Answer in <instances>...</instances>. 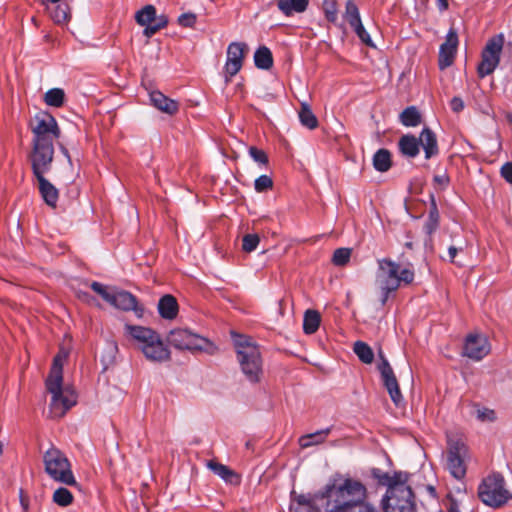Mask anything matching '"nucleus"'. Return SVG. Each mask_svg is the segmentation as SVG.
<instances>
[{
    "instance_id": "f257e3e1",
    "label": "nucleus",
    "mask_w": 512,
    "mask_h": 512,
    "mask_svg": "<svg viewBox=\"0 0 512 512\" xmlns=\"http://www.w3.org/2000/svg\"><path fill=\"white\" fill-rule=\"evenodd\" d=\"M29 126L33 135L29 162H53L54 142L61 135L56 119L47 112H39L32 118Z\"/></svg>"
},
{
    "instance_id": "f03ea898",
    "label": "nucleus",
    "mask_w": 512,
    "mask_h": 512,
    "mask_svg": "<svg viewBox=\"0 0 512 512\" xmlns=\"http://www.w3.org/2000/svg\"><path fill=\"white\" fill-rule=\"evenodd\" d=\"M379 484L387 487L384 498L385 512H416L415 496L408 485L409 475L405 472L389 474L379 469L373 470Z\"/></svg>"
},
{
    "instance_id": "7ed1b4c3",
    "label": "nucleus",
    "mask_w": 512,
    "mask_h": 512,
    "mask_svg": "<svg viewBox=\"0 0 512 512\" xmlns=\"http://www.w3.org/2000/svg\"><path fill=\"white\" fill-rule=\"evenodd\" d=\"M65 359L66 355L61 354L54 357L45 382L46 389L51 394L49 412L52 418H62L77 403L76 391L71 386H63L62 369Z\"/></svg>"
},
{
    "instance_id": "20e7f679",
    "label": "nucleus",
    "mask_w": 512,
    "mask_h": 512,
    "mask_svg": "<svg viewBox=\"0 0 512 512\" xmlns=\"http://www.w3.org/2000/svg\"><path fill=\"white\" fill-rule=\"evenodd\" d=\"M415 278L414 270L407 266L401 268L400 264L390 258L377 260L375 272V285L380 290V302L385 305L389 296L395 293L402 285H410Z\"/></svg>"
},
{
    "instance_id": "39448f33",
    "label": "nucleus",
    "mask_w": 512,
    "mask_h": 512,
    "mask_svg": "<svg viewBox=\"0 0 512 512\" xmlns=\"http://www.w3.org/2000/svg\"><path fill=\"white\" fill-rule=\"evenodd\" d=\"M322 498L327 499L328 512H347L367 498L366 487L359 481L345 479L342 483L327 485Z\"/></svg>"
},
{
    "instance_id": "423d86ee",
    "label": "nucleus",
    "mask_w": 512,
    "mask_h": 512,
    "mask_svg": "<svg viewBox=\"0 0 512 512\" xmlns=\"http://www.w3.org/2000/svg\"><path fill=\"white\" fill-rule=\"evenodd\" d=\"M125 330L147 360L159 363L170 360L171 353L169 348L153 329L127 324L125 325Z\"/></svg>"
},
{
    "instance_id": "0eeeda50",
    "label": "nucleus",
    "mask_w": 512,
    "mask_h": 512,
    "mask_svg": "<svg viewBox=\"0 0 512 512\" xmlns=\"http://www.w3.org/2000/svg\"><path fill=\"white\" fill-rule=\"evenodd\" d=\"M235 345L242 372L250 382H258L262 375V360L259 348L247 337H240L235 341Z\"/></svg>"
},
{
    "instance_id": "6e6552de",
    "label": "nucleus",
    "mask_w": 512,
    "mask_h": 512,
    "mask_svg": "<svg viewBox=\"0 0 512 512\" xmlns=\"http://www.w3.org/2000/svg\"><path fill=\"white\" fill-rule=\"evenodd\" d=\"M45 472L56 482L78 487L72 472L71 463L66 455L56 447H51L43 455Z\"/></svg>"
},
{
    "instance_id": "1a4fd4ad",
    "label": "nucleus",
    "mask_w": 512,
    "mask_h": 512,
    "mask_svg": "<svg viewBox=\"0 0 512 512\" xmlns=\"http://www.w3.org/2000/svg\"><path fill=\"white\" fill-rule=\"evenodd\" d=\"M478 497L485 505L498 508L512 498V493L506 488L504 477L500 473H492L479 484Z\"/></svg>"
},
{
    "instance_id": "9d476101",
    "label": "nucleus",
    "mask_w": 512,
    "mask_h": 512,
    "mask_svg": "<svg viewBox=\"0 0 512 512\" xmlns=\"http://www.w3.org/2000/svg\"><path fill=\"white\" fill-rule=\"evenodd\" d=\"M468 448L461 438L449 437L446 468L457 480H462L467 471Z\"/></svg>"
},
{
    "instance_id": "9b49d317",
    "label": "nucleus",
    "mask_w": 512,
    "mask_h": 512,
    "mask_svg": "<svg viewBox=\"0 0 512 512\" xmlns=\"http://www.w3.org/2000/svg\"><path fill=\"white\" fill-rule=\"evenodd\" d=\"M503 45V34L495 35L487 41L481 53V61L477 67V73L480 78H484L492 74L498 67Z\"/></svg>"
},
{
    "instance_id": "f8f14e48",
    "label": "nucleus",
    "mask_w": 512,
    "mask_h": 512,
    "mask_svg": "<svg viewBox=\"0 0 512 512\" xmlns=\"http://www.w3.org/2000/svg\"><path fill=\"white\" fill-rule=\"evenodd\" d=\"M53 162H38L30 163L34 177L37 180L39 193L44 202L55 208L57 206L59 191L58 189L45 177V174L51 170Z\"/></svg>"
},
{
    "instance_id": "ddd939ff",
    "label": "nucleus",
    "mask_w": 512,
    "mask_h": 512,
    "mask_svg": "<svg viewBox=\"0 0 512 512\" xmlns=\"http://www.w3.org/2000/svg\"><path fill=\"white\" fill-rule=\"evenodd\" d=\"M170 345L178 350H188L191 352L206 350L209 341L198 334L192 333L188 329H173L167 336Z\"/></svg>"
},
{
    "instance_id": "4468645a",
    "label": "nucleus",
    "mask_w": 512,
    "mask_h": 512,
    "mask_svg": "<svg viewBox=\"0 0 512 512\" xmlns=\"http://www.w3.org/2000/svg\"><path fill=\"white\" fill-rule=\"evenodd\" d=\"M140 26H145L144 35L151 37L168 24V17L164 14L157 16L156 8L153 5H146L139 10L135 16Z\"/></svg>"
},
{
    "instance_id": "2eb2a0df",
    "label": "nucleus",
    "mask_w": 512,
    "mask_h": 512,
    "mask_svg": "<svg viewBox=\"0 0 512 512\" xmlns=\"http://www.w3.org/2000/svg\"><path fill=\"white\" fill-rule=\"evenodd\" d=\"M248 50V45L244 42H232L228 45L227 59L224 66L226 82H229L241 70Z\"/></svg>"
},
{
    "instance_id": "dca6fc26",
    "label": "nucleus",
    "mask_w": 512,
    "mask_h": 512,
    "mask_svg": "<svg viewBox=\"0 0 512 512\" xmlns=\"http://www.w3.org/2000/svg\"><path fill=\"white\" fill-rule=\"evenodd\" d=\"M379 356L381 358V362L378 364V370L380 372L383 385L389 393L393 403L396 406H399L403 402V395L400 391L398 380L388 360L382 355V353H379Z\"/></svg>"
},
{
    "instance_id": "f3484780",
    "label": "nucleus",
    "mask_w": 512,
    "mask_h": 512,
    "mask_svg": "<svg viewBox=\"0 0 512 512\" xmlns=\"http://www.w3.org/2000/svg\"><path fill=\"white\" fill-rule=\"evenodd\" d=\"M490 350L491 346L485 335L478 333L467 335L463 347L464 356L474 361H480L490 353Z\"/></svg>"
},
{
    "instance_id": "a211bd4d",
    "label": "nucleus",
    "mask_w": 512,
    "mask_h": 512,
    "mask_svg": "<svg viewBox=\"0 0 512 512\" xmlns=\"http://www.w3.org/2000/svg\"><path fill=\"white\" fill-rule=\"evenodd\" d=\"M459 40L457 31L454 28H450L446 35V40L441 44L439 50L438 65L441 70L450 67L457 53Z\"/></svg>"
},
{
    "instance_id": "6ab92c4d",
    "label": "nucleus",
    "mask_w": 512,
    "mask_h": 512,
    "mask_svg": "<svg viewBox=\"0 0 512 512\" xmlns=\"http://www.w3.org/2000/svg\"><path fill=\"white\" fill-rule=\"evenodd\" d=\"M109 304L123 311H134L138 317H141L144 312V309L139 305L137 298L130 292L123 290L114 291Z\"/></svg>"
},
{
    "instance_id": "aec40b11",
    "label": "nucleus",
    "mask_w": 512,
    "mask_h": 512,
    "mask_svg": "<svg viewBox=\"0 0 512 512\" xmlns=\"http://www.w3.org/2000/svg\"><path fill=\"white\" fill-rule=\"evenodd\" d=\"M419 145L424 150L425 158L430 159L439 153L436 134L430 128H424L418 138Z\"/></svg>"
},
{
    "instance_id": "412c9836",
    "label": "nucleus",
    "mask_w": 512,
    "mask_h": 512,
    "mask_svg": "<svg viewBox=\"0 0 512 512\" xmlns=\"http://www.w3.org/2000/svg\"><path fill=\"white\" fill-rule=\"evenodd\" d=\"M150 100L154 107H156L158 110L169 114L174 115L179 110V104L177 101L170 99L166 97L162 92L160 91H153L150 93Z\"/></svg>"
},
{
    "instance_id": "4be33fe9",
    "label": "nucleus",
    "mask_w": 512,
    "mask_h": 512,
    "mask_svg": "<svg viewBox=\"0 0 512 512\" xmlns=\"http://www.w3.org/2000/svg\"><path fill=\"white\" fill-rule=\"evenodd\" d=\"M46 10L55 24L64 25L70 20V6L67 3H47Z\"/></svg>"
},
{
    "instance_id": "5701e85b",
    "label": "nucleus",
    "mask_w": 512,
    "mask_h": 512,
    "mask_svg": "<svg viewBox=\"0 0 512 512\" xmlns=\"http://www.w3.org/2000/svg\"><path fill=\"white\" fill-rule=\"evenodd\" d=\"M418 138L412 134H405L398 141V148L402 155L415 158L419 154Z\"/></svg>"
},
{
    "instance_id": "b1692460",
    "label": "nucleus",
    "mask_w": 512,
    "mask_h": 512,
    "mask_svg": "<svg viewBox=\"0 0 512 512\" xmlns=\"http://www.w3.org/2000/svg\"><path fill=\"white\" fill-rule=\"evenodd\" d=\"M158 311L162 318L172 320L178 314V303L172 295H165L158 302Z\"/></svg>"
},
{
    "instance_id": "393cba45",
    "label": "nucleus",
    "mask_w": 512,
    "mask_h": 512,
    "mask_svg": "<svg viewBox=\"0 0 512 512\" xmlns=\"http://www.w3.org/2000/svg\"><path fill=\"white\" fill-rule=\"evenodd\" d=\"M309 0H278L277 6L285 16L302 13L307 9Z\"/></svg>"
},
{
    "instance_id": "a878e982",
    "label": "nucleus",
    "mask_w": 512,
    "mask_h": 512,
    "mask_svg": "<svg viewBox=\"0 0 512 512\" xmlns=\"http://www.w3.org/2000/svg\"><path fill=\"white\" fill-rule=\"evenodd\" d=\"M331 428L316 431L315 433L303 435L299 438V445L305 449L313 445L321 444L325 441L326 437L330 434Z\"/></svg>"
},
{
    "instance_id": "bb28decb",
    "label": "nucleus",
    "mask_w": 512,
    "mask_h": 512,
    "mask_svg": "<svg viewBox=\"0 0 512 512\" xmlns=\"http://www.w3.org/2000/svg\"><path fill=\"white\" fill-rule=\"evenodd\" d=\"M254 63L259 69H270L273 65V57L270 49L266 46L259 47L254 54Z\"/></svg>"
},
{
    "instance_id": "cd10ccee",
    "label": "nucleus",
    "mask_w": 512,
    "mask_h": 512,
    "mask_svg": "<svg viewBox=\"0 0 512 512\" xmlns=\"http://www.w3.org/2000/svg\"><path fill=\"white\" fill-rule=\"evenodd\" d=\"M207 467L226 482L233 483L238 478L237 474L228 466L218 463L216 461H208Z\"/></svg>"
},
{
    "instance_id": "c85d7f7f",
    "label": "nucleus",
    "mask_w": 512,
    "mask_h": 512,
    "mask_svg": "<svg viewBox=\"0 0 512 512\" xmlns=\"http://www.w3.org/2000/svg\"><path fill=\"white\" fill-rule=\"evenodd\" d=\"M321 316L316 310H307L303 319V330L306 334L315 333L320 325Z\"/></svg>"
},
{
    "instance_id": "c756f323",
    "label": "nucleus",
    "mask_w": 512,
    "mask_h": 512,
    "mask_svg": "<svg viewBox=\"0 0 512 512\" xmlns=\"http://www.w3.org/2000/svg\"><path fill=\"white\" fill-rule=\"evenodd\" d=\"M392 165L391 153L387 149H379L373 157V166L379 172H386Z\"/></svg>"
},
{
    "instance_id": "7c9ffc66",
    "label": "nucleus",
    "mask_w": 512,
    "mask_h": 512,
    "mask_svg": "<svg viewBox=\"0 0 512 512\" xmlns=\"http://www.w3.org/2000/svg\"><path fill=\"white\" fill-rule=\"evenodd\" d=\"M400 121L406 127H415L421 123V115L416 107L411 106L400 114Z\"/></svg>"
},
{
    "instance_id": "2f4dec72",
    "label": "nucleus",
    "mask_w": 512,
    "mask_h": 512,
    "mask_svg": "<svg viewBox=\"0 0 512 512\" xmlns=\"http://www.w3.org/2000/svg\"><path fill=\"white\" fill-rule=\"evenodd\" d=\"M65 93L61 88L48 90L44 95V101L48 106L59 108L64 104Z\"/></svg>"
},
{
    "instance_id": "473e14b6",
    "label": "nucleus",
    "mask_w": 512,
    "mask_h": 512,
    "mask_svg": "<svg viewBox=\"0 0 512 512\" xmlns=\"http://www.w3.org/2000/svg\"><path fill=\"white\" fill-rule=\"evenodd\" d=\"M354 353L358 356V358L365 364H371L374 359V353L370 346L362 341H357L354 343L353 347Z\"/></svg>"
},
{
    "instance_id": "72a5a7b5",
    "label": "nucleus",
    "mask_w": 512,
    "mask_h": 512,
    "mask_svg": "<svg viewBox=\"0 0 512 512\" xmlns=\"http://www.w3.org/2000/svg\"><path fill=\"white\" fill-rule=\"evenodd\" d=\"M299 119L303 126L309 129H315L318 126V120L310 107L302 103L301 109L299 111Z\"/></svg>"
},
{
    "instance_id": "f704fd0d",
    "label": "nucleus",
    "mask_w": 512,
    "mask_h": 512,
    "mask_svg": "<svg viewBox=\"0 0 512 512\" xmlns=\"http://www.w3.org/2000/svg\"><path fill=\"white\" fill-rule=\"evenodd\" d=\"M52 499L57 505L66 507L73 503L74 497L67 488L59 487L54 491Z\"/></svg>"
},
{
    "instance_id": "c9c22d12",
    "label": "nucleus",
    "mask_w": 512,
    "mask_h": 512,
    "mask_svg": "<svg viewBox=\"0 0 512 512\" xmlns=\"http://www.w3.org/2000/svg\"><path fill=\"white\" fill-rule=\"evenodd\" d=\"M344 17L351 27L361 22L358 7L352 0L346 2Z\"/></svg>"
},
{
    "instance_id": "e433bc0d",
    "label": "nucleus",
    "mask_w": 512,
    "mask_h": 512,
    "mask_svg": "<svg viewBox=\"0 0 512 512\" xmlns=\"http://www.w3.org/2000/svg\"><path fill=\"white\" fill-rule=\"evenodd\" d=\"M439 212L436 203L433 201L429 211L428 219L425 223L424 229L427 234L431 235L439 226Z\"/></svg>"
},
{
    "instance_id": "4c0bfd02",
    "label": "nucleus",
    "mask_w": 512,
    "mask_h": 512,
    "mask_svg": "<svg viewBox=\"0 0 512 512\" xmlns=\"http://www.w3.org/2000/svg\"><path fill=\"white\" fill-rule=\"evenodd\" d=\"M473 414L480 422H494L496 420V413L494 410L481 407L477 404L473 405Z\"/></svg>"
},
{
    "instance_id": "58836bf2",
    "label": "nucleus",
    "mask_w": 512,
    "mask_h": 512,
    "mask_svg": "<svg viewBox=\"0 0 512 512\" xmlns=\"http://www.w3.org/2000/svg\"><path fill=\"white\" fill-rule=\"evenodd\" d=\"M352 250L350 248H338L334 251L332 263L335 266H345L350 261Z\"/></svg>"
},
{
    "instance_id": "ea45409f",
    "label": "nucleus",
    "mask_w": 512,
    "mask_h": 512,
    "mask_svg": "<svg viewBox=\"0 0 512 512\" xmlns=\"http://www.w3.org/2000/svg\"><path fill=\"white\" fill-rule=\"evenodd\" d=\"M322 8L326 19L331 23H336L338 19L337 0H324Z\"/></svg>"
},
{
    "instance_id": "a19ab883",
    "label": "nucleus",
    "mask_w": 512,
    "mask_h": 512,
    "mask_svg": "<svg viewBox=\"0 0 512 512\" xmlns=\"http://www.w3.org/2000/svg\"><path fill=\"white\" fill-rule=\"evenodd\" d=\"M90 287L95 293L100 295L103 298V300L110 303L114 290H110L107 286L96 281L92 282L90 284Z\"/></svg>"
},
{
    "instance_id": "79ce46f5",
    "label": "nucleus",
    "mask_w": 512,
    "mask_h": 512,
    "mask_svg": "<svg viewBox=\"0 0 512 512\" xmlns=\"http://www.w3.org/2000/svg\"><path fill=\"white\" fill-rule=\"evenodd\" d=\"M260 242V238L257 234H246L242 239V249L245 252L254 251Z\"/></svg>"
},
{
    "instance_id": "37998d69",
    "label": "nucleus",
    "mask_w": 512,
    "mask_h": 512,
    "mask_svg": "<svg viewBox=\"0 0 512 512\" xmlns=\"http://www.w3.org/2000/svg\"><path fill=\"white\" fill-rule=\"evenodd\" d=\"M273 187V180L271 177L267 175H261L255 180L254 188L257 192L262 193L267 190L272 189Z\"/></svg>"
},
{
    "instance_id": "c03bdc74",
    "label": "nucleus",
    "mask_w": 512,
    "mask_h": 512,
    "mask_svg": "<svg viewBox=\"0 0 512 512\" xmlns=\"http://www.w3.org/2000/svg\"><path fill=\"white\" fill-rule=\"evenodd\" d=\"M249 155L251 156V158L260 163V164H264L266 165L268 163V157H267V154L261 150V149H258L254 146H251L249 148Z\"/></svg>"
},
{
    "instance_id": "a18cd8bd",
    "label": "nucleus",
    "mask_w": 512,
    "mask_h": 512,
    "mask_svg": "<svg viewBox=\"0 0 512 512\" xmlns=\"http://www.w3.org/2000/svg\"><path fill=\"white\" fill-rule=\"evenodd\" d=\"M197 20L194 13H184L178 17V24L182 27L192 28Z\"/></svg>"
},
{
    "instance_id": "49530a36",
    "label": "nucleus",
    "mask_w": 512,
    "mask_h": 512,
    "mask_svg": "<svg viewBox=\"0 0 512 512\" xmlns=\"http://www.w3.org/2000/svg\"><path fill=\"white\" fill-rule=\"evenodd\" d=\"M352 28L363 43H365L366 45H372L371 38L367 31L365 30L364 26L362 25V22L358 23Z\"/></svg>"
},
{
    "instance_id": "de8ad7c7",
    "label": "nucleus",
    "mask_w": 512,
    "mask_h": 512,
    "mask_svg": "<svg viewBox=\"0 0 512 512\" xmlns=\"http://www.w3.org/2000/svg\"><path fill=\"white\" fill-rule=\"evenodd\" d=\"M447 509L448 512H460L459 506L461 503V499L453 495L452 492L447 494Z\"/></svg>"
},
{
    "instance_id": "09e8293b",
    "label": "nucleus",
    "mask_w": 512,
    "mask_h": 512,
    "mask_svg": "<svg viewBox=\"0 0 512 512\" xmlns=\"http://www.w3.org/2000/svg\"><path fill=\"white\" fill-rule=\"evenodd\" d=\"M434 183L439 187V189H445L450 182L449 176L446 172L441 174H436L433 178Z\"/></svg>"
},
{
    "instance_id": "8fccbe9b",
    "label": "nucleus",
    "mask_w": 512,
    "mask_h": 512,
    "mask_svg": "<svg viewBox=\"0 0 512 512\" xmlns=\"http://www.w3.org/2000/svg\"><path fill=\"white\" fill-rule=\"evenodd\" d=\"M501 176L506 182L512 184V162H506L500 169Z\"/></svg>"
},
{
    "instance_id": "3c124183",
    "label": "nucleus",
    "mask_w": 512,
    "mask_h": 512,
    "mask_svg": "<svg viewBox=\"0 0 512 512\" xmlns=\"http://www.w3.org/2000/svg\"><path fill=\"white\" fill-rule=\"evenodd\" d=\"M450 107H451L452 111L458 113L464 109V102L461 98L454 97L450 101Z\"/></svg>"
},
{
    "instance_id": "603ef678",
    "label": "nucleus",
    "mask_w": 512,
    "mask_h": 512,
    "mask_svg": "<svg viewBox=\"0 0 512 512\" xmlns=\"http://www.w3.org/2000/svg\"><path fill=\"white\" fill-rule=\"evenodd\" d=\"M456 497H459L460 499L464 497L465 495V485L464 483H461L460 486L457 487L455 494H453Z\"/></svg>"
},
{
    "instance_id": "864d4df0",
    "label": "nucleus",
    "mask_w": 512,
    "mask_h": 512,
    "mask_svg": "<svg viewBox=\"0 0 512 512\" xmlns=\"http://www.w3.org/2000/svg\"><path fill=\"white\" fill-rule=\"evenodd\" d=\"M457 251H458V250H457V248H456V247H454V246L449 247V249H448V253H449V257H450V261H451V262H454V258H455V257H456V255H457Z\"/></svg>"
},
{
    "instance_id": "5fc2aeb1",
    "label": "nucleus",
    "mask_w": 512,
    "mask_h": 512,
    "mask_svg": "<svg viewBox=\"0 0 512 512\" xmlns=\"http://www.w3.org/2000/svg\"><path fill=\"white\" fill-rule=\"evenodd\" d=\"M426 491L429 493V495L433 498H436L437 497V494H436V489L433 485H427L425 487Z\"/></svg>"
},
{
    "instance_id": "6e6d98bb",
    "label": "nucleus",
    "mask_w": 512,
    "mask_h": 512,
    "mask_svg": "<svg viewBox=\"0 0 512 512\" xmlns=\"http://www.w3.org/2000/svg\"><path fill=\"white\" fill-rule=\"evenodd\" d=\"M61 151L64 154V156L68 159V161L71 162V157L68 150L65 147L61 146Z\"/></svg>"
},
{
    "instance_id": "4d7b16f0",
    "label": "nucleus",
    "mask_w": 512,
    "mask_h": 512,
    "mask_svg": "<svg viewBox=\"0 0 512 512\" xmlns=\"http://www.w3.org/2000/svg\"><path fill=\"white\" fill-rule=\"evenodd\" d=\"M21 505L23 506L24 510L28 509V502H27V500L21 498Z\"/></svg>"
},
{
    "instance_id": "13d9d810",
    "label": "nucleus",
    "mask_w": 512,
    "mask_h": 512,
    "mask_svg": "<svg viewBox=\"0 0 512 512\" xmlns=\"http://www.w3.org/2000/svg\"><path fill=\"white\" fill-rule=\"evenodd\" d=\"M439 1L442 3V8H443V9H447V7H448V2H447V0H439Z\"/></svg>"
},
{
    "instance_id": "bf43d9fd",
    "label": "nucleus",
    "mask_w": 512,
    "mask_h": 512,
    "mask_svg": "<svg viewBox=\"0 0 512 512\" xmlns=\"http://www.w3.org/2000/svg\"><path fill=\"white\" fill-rule=\"evenodd\" d=\"M83 298L86 300L88 298V295L86 293H84Z\"/></svg>"
}]
</instances>
